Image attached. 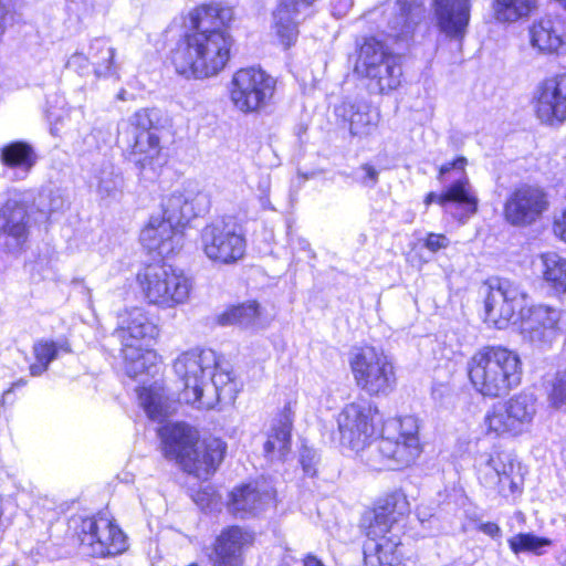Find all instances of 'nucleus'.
<instances>
[{"label": "nucleus", "instance_id": "1", "mask_svg": "<svg viewBox=\"0 0 566 566\" xmlns=\"http://www.w3.org/2000/svg\"><path fill=\"white\" fill-rule=\"evenodd\" d=\"M233 9L221 3L205 4L190 13L192 30L171 51V62L180 75L207 78L220 73L233 44L229 32Z\"/></svg>", "mask_w": 566, "mask_h": 566}, {"label": "nucleus", "instance_id": "35", "mask_svg": "<svg viewBox=\"0 0 566 566\" xmlns=\"http://www.w3.org/2000/svg\"><path fill=\"white\" fill-rule=\"evenodd\" d=\"M530 35L532 46L543 53L556 52L563 44L560 23L551 17L534 22Z\"/></svg>", "mask_w": 566, "mask_h": 566}, {"label": "nucleus", "instance_id": "50", "mask_svg": "<svg viewBox=\"0 0 566 566\" xmlns=\"http://www.w3.org/2000/svg\"><path fill=\"white\" fill-rule=\"evenodd\" d=\"M300 462L305 474L313 476L316 473L317 454L313 449L303 447L300 453Z\"/></svg>", "mask_w": 566, "mask_h": 566}, {"label": "nucleus", "instance_id": "52", "mask_svg": "<svg viewBox=\"0 0 566 566\" xmlns=\"http://www.w3.org/2000/svg\"><path fill=\"white\" fill-rule=\"evenodd\" d=\"M423 244L430 252L434 253L447 249L450 245V239L441 233H429Z\"/></svg>", "mask_w": 566, "mask_h": 566}, {"label": "nucleus", "instance_id": "59", "mask_svg": "<svg viewBox=\"0 0 566 566\" xmlns=\"http://www.w3.org/2000/svg\"><path fill=\"white\" fill-rule=\"evenodd\" d=\"M562 7L566 9V0H556Z\"/></svg>", "mask_w": 566, "mask_h": 566}, {"label": "nucleus", "instance_id": "49", "mask_svg": "<svg viewBox=\"0 0 566 566\" xmlns=\"http://www.w3.org/2000/svg\"><path fill=\"white\" fill-rule=\"evenodd\" d=\"M155 118L158 119L157 112L154 109H139L130 118V125L133 127V135L134 133L148 130V132H155L154 125H155Z\"/></svg>", "mask_w": 566, "mask_h": 566}, {"label": "nucleus", "instance_id": "55", "mask_svg": "<svg viewBox=\"0 0 566 566\" xmlns=\"http://www.w3.org/2000/svg\"><path fill=\"white\" fill-rule=\"evenodd\" d=\"M479 531L492 538H499L502 534L500 526L493 522L481 523L479 525Z\"/></svg>", "mask_w": 566, "mask_h": 566}, {"label": "nucleus", "instance_id": "24", "mask_svg": "<svg viewBox=\"0 0 566 566\" xmlns=\"http://www.w3.org/2000/svg\"><path fill=\"white\" fill-rule=\"evenodd\" d=\"M140 242L148 250L167 258L182 245V232L161 217L153 216L140 233Z\"/></svg>", "mask_w": 566, "mask_h": 566}, {"label": "nucleus", "instance_id": "14", "mask_svg": "<svg viewBox=\"0 0 566 566\" xmlns=\"http://www.w3.org/2000/svg\"><path fill=\"white\" fill-rule=\"evenodd\" d=\"M526 294L521 286L507 279H499L490 285L485 298V322L497 329L505 328L515 313L523 311Z\"/></svg>", "mask_w": 566, "mask_h": 566}, {"label": "nucleus", "instance_id": "2", "mask_svg": "<svg viewBox=\"0 0 566 566\" xmlns=\"http://www.w3.org/2000/svg\"><path fill=\"white\" fill-rule=\"evenodd\" d=\"M468 374L476 392L497 398L521 384L523 368L515 352L502 346H484L468 361Z\"/></svg>", "mask_w": 566, "mask_h": 566}, {"label": "nucleus", "instance_id": "47", "mask_svg": "<svg viewBox=\"0 0 566 566\" xmlns=\"http://www.w3.org/2000/svg\"><path fill=\"white\" fill-rule=\"evenodd\" d=\"M509 546L515 553L542 554V549L551 545V541L532 533H520L509 538Z\"/></svg>", "mask_w": 566, "mask_h": 566}, {"label": "nucleus", "instance_id": "53", "mask_svg": "<svg viewBox=\"0 0 566 566\" xmlns=\"http://www.w3.org/2000/svg\"><path fill=\"white\" fill-rule=\"evenodd\" d=\"M360 170L364 175L359 178V182L364 187L374 188L378 182L379 171L369 164L361 165Z\"/></svg>", "mask_w": 566, "mask_h": 566}, {"label": "nucleus", "instance_id": "30", "mask_svg": "<svg viewBox=\"0 0 566 566\" xmlns=\"http://www.w3.org/2000/svg\"><path fill=\"white\" fill-rule=\"evenodd\" d=\"M314 0H280L274 11V27L285 49L290 48L297 39L296 15L302 8H307Z\"/></svg>", "mask_w": 566, "mask_h": 566}, {"label": "nucleus", "instance_id": "29", "mask_svg": "<svg viewBox=\"0 0 566 566\" xmlns=\"http://www.w3.org/2000/svg\"><path fill=\"white\" fill-rule=\"evenodd\" d=\"M161 439L164 455L167 459L185 460L186 452L197 442V431L185 423H170L158 429Z\"/></svg>", "mask_w": 566, "mask_h": 566}, {"label": "nucleus", "instance_id": "27", "mask_svg": "<svg viewBox=\"0 0 566 566\" xmlns=\"http://www.w3.org/2000/svg\"><path fill=\"white\" fill-rule=\"evenodd\" d=\"M364 543V566H396L402 556L400 538L392 534L366 535Z\"/></svg>", "mask_w": 566, "mask_h": 566}, {"label": "nucleus", "instance_id": "19", "mask_svg": "<svg viewBox=\"0 0 566 566\" xmlns=\"http://www.w3.org/2000/svg\"><path fill=\"white\" fill-rule=\"evenodd\" d=\"M409 511V504L402 493L394 492L380 499L375 507L365 512L360 526L365 535H384L392 531L401 516Z\"/></svg>", "mask_w": 566, "mask_h": 566}, {"label": "nucleus", "instance_id": "43", "mask_svg": "<svg viewBox=\"0 0 566 566\" xmlns=\"http://www.w3.org/2000/svg\"><path fill=\"white\" fill-rule=\"evenodd\" d=\"M96 190L101 198H116L122 193L124 178L119 169L113 164L103 163L95 175Z\"/></svg>", "mask_w": 566, "mask_h": 566}, {"label": "nucleus", "instance_id": "31", "mask_svg": "<svg viewBox=\"0 0 566 566\" xmlns=\"http://www.w3.org/2000/svg\"><path fill=\"white\" fill-rule=\"evenodd\" d=\"M476 468L480 483L493 484L495 476L521 469V464L511 452L493 450L478 459Z\"/></svg>", "mask_w": 566, "mask_h": 566}, {"label": "nucleus", "instance_id": "48", "mask_svg": "<svg viewBox=\"0 0 566 566\" xmlns=\"http://www.w3.org/2000/svg\"><path fill=\"white\" fill-rule=\"evenodd\" d=\"M548 400L556 409L566 402V370L556 374L548 391Z\"/></svg>", "mask_w": 566, "mask_h": 566}, {"label": "nucleus", "instance_id": "8", "mask_svg": "<svg viewBox=\"0 0 566 566\" xmlns=\"http://www.w3.org/2000/svg\"><path fill=\"white\" fill-rule=\"evenodd\" d=\"M356 385L369 396L388 395L396 385L391 359L373 346L357 348L349 360Z\"/></svg>", "mask_w": 566, "mask_h": 566}, {"label": "nucleus", "instance_id": "18", "mask_svg": "<svg viewBox=\"0 0 566 566\" xmlns=\"http://www.w3.org/2000/svg\"><path fill=\"white\" fill-rule=\"evenodd\" d=\"M534 108L537 118L554 125L566 120V72L541 82L534 93Z\"/></svg>", "mask_w": 566, "mask_h": 566}, {"label": "nucleus", "instance_id": "22", "mask_svg": "<svg viewBox=\"0 0 566 566\" xmlns=\"http://www.w3.org/2000/svg\"><path fill=\"white\" fill-rule=\"evenodd\" d=\"M252 542L250 532L240 526H229L217 536L209 560L212 566H242L243 549Z\"/></svg>", "mask_w": 566, "mask_h": 566}, {"label": "nucleus", "instance_id": "17", "mask_svg": "<svg viewBox=\"0 0 566 566\" xmlns=\"http://www.w3.org/2000/svg\"><path fill=\"white\" fill-rule=\"evenodd\" d=\"M547 207V197L542 188L521 185L506 198L504 217L513 226H527L535 222Z\"/></svg>", "mask_w": 566, "mask_h": 566}, {"label": "nucleus", "instance_id": "34", "mask_svg": "<svg viewBox=\"0 0 566 566\" xmlns=\"http://www.w3.org/2000/svg\"><path fill=\"white\" fill-rule=\"evenodd\" d=\"M36 155L31 145L24 142H12L0 150L2 165L17 170V179H24L36 163Z\"/></svg>", "mask_w": 566, "mask_h": 566}, {"label": "nucleus", "instance_id": "26", "mask_svg": "<svg viewBox=\"0 0 566 566\" xmlns=\"http://www.w3.org/2000/svg\"><path fill=\"white\" fill-rule=\"evenodd\" d=\"M199 193L188 189H177L166 197L161 203V218L174 228L180 230L191 219L198 216L197 201Z\"/></svg>", "mask_w": 566, "mask_h": 566}, {"label": "nucleus", "instance_id": "15", "mask_svg": "<svg viewBox=\"0 0 566 566\" xmlns=\"http://www.w3.org/2000/svg\"><path fill=\"white\" fill-rule=\"evenodd\" d=\"M521 334L535 345L551 343L566 329V313L548 305H534L522 312Z\"/></svg>", "mask_w": 566, "mask_h": 566}, {"label": "nucleus", "instance_id": "44", "mask_svg": "<svg viewBox=\"0 0 566 566\" xmlns=\"http://www.w3.org/2000/svg\"><path fill=\"white\" fill-rule=\"evenodd\" d=\"M88 55L96 76H109L115 73V50L106 39H94L90 44Z\"/></svg>", "mask_w": 566, "mask_h": 566}, {"label": "nucleus", "instance_id": "54", "mask_svg": "<svg viewBox=\"0 0 566 566\" xmlns=\"http://www.w3.org/2000/svg\"><path fill=\"white\" fill-rule=\"evenodd\" d=\"M553 230L556 237L566 242V209L555 218Z\"/></svg>", "mask_w": 566, "mask_h": 566}, {"label": "nucleus", "instance_id": "41", "mask_svg": "<svg viewBox=\"0 0 566 566\" xmlns=\"http://www.w3.org/2000/svg\"><path fill=\"white\" fill-rule=\"evenodd\" d=\"M138 399L147 416L156 421H161L171 412V405L159 387H143L138 391Z\"/></svg>", "mask_w": 566, "mask_h": 566}, {"label": "nucleus", "instance_id": "33", "mask_svg": "<svg viewBox=\"0 0 566 566\" xmlns=\"http://www.w3.org/2000/svg\"><path fill=\"white\" fill-rule=\"evenodd\" d=\"M396 54L391 53L382 42L375 38H368L359 48L358 57L355 64V72L363 76L376 75V70L387 63L389 57H395Z\"/></svg>", "mask_w": 566, "mask_h": 566}, {"label": "nucleus", "instance_id": "20", "mask_svg": "<svg viewBox=\"0 0 566 566\" xmlns=\"http://www.w3.org/2000/svg\"><path fill=\"white\" fill-rule=\"evenodd\" d=\"M186 452L185 461L179 459L178 463L189 474L199 479H207L221 463L226 452V443L217 438L199 442L197 440Z\"/></svg>", "mask_w": 566, "mask_h": 566}, {"label": "nucleus", "instance_id": "5", "mask_svg": "<svg viewBox=\"0 0 566 566\" xmlns=\"http://www.w3.org/2000/svg\"><path fill=\"white\" fill-rule=\"evenodd\" d=\"M137 280L147 302L161 308L186 304L193 290V280L168 264H150L138 273Z\"/></svg>", "mask_w": 566, "mask_h": 566}, {"label": "nucleus", "instance_id": "11", "mask_svg": "<svg viewBox=\"0 0 566 566\" xmlns=\"http://www.w3.org/2000/svg\"><path fill=\"white\" fill-rule=\"evenodd\" d=\"M276 81L261 69L244 67L237 71L230 84V98L243 113L265 107L275 91Z\"/></svg>", "mask_w": 566, "mask_h": 566}, {"label": "nucleus", "instance_id": "21", "mask_svg": "<svg viewBox=\"0 0 566 566\" xmlns=\"http://www.w3.org/2000/svg\"><path fill=\"white\" fill-rule=\"evenodd\" d=\"M274 500V491L265 483H249L230 493L229 512L238 518L259 515Z\"/></svg>", "mask_w": 566, "mask_h": 566}, {"label": "nucleus", "instance_id": "23", "mask_svg": "<svg viewBox=\"0 0 566 566\" xmlns=\"http://www.w3.org/2000/svg\"><path fill=\"white\" fill-rule=\"evenodd\" d=\"M423 17L421 0H396L388 14V36L408 42Z\"/></svg>", "mask_w": 566, "mask_h": 566}, {"label": "nucleus", "instance_id": "58", "mask_svg": "<svg viewBox=\"0 0 566 566\" xmlns=\"http://www.w3.org/2000/svg\"><path fill=\"white\" fill-rule=\"evenodd\" d=\"M25 384H27V380H24V379H19L18 381H15V382H13V384L11 385L10 389H8V390L6 391V394H7V395H8V394H10V392H12L15 388H19V387H23V386H25Z\"/></svg>", "mask_w": 566, "mask_h": 566}, {"label": "nucleus", "instance_id": "9", "mask_svg": "<svg viewBox=\"0 0 566 566\" xmlns=\"http://www.w3.org/2000/svg\"><path fill=\"white\" fill-rule=\"evenodd\" d=\"M218 367V356L212 349H191L174 361V371L182 385L179 400L198 406L206 380Z\"/></svg>", "mask_w": 566, "mask_h": 566}, {"label": "nucleus", "instance_id": "12", "mask_svg": "<svg viewBox=\"0 0 566 566\" xmlns=\"http://www.w3.org/2000/svg\"><path fill=\"white\" fill-rule=\"evenodd\" d=\"M205 255L219 264H233L244 256L247 242L239 227L231 220H216L201 230Z\"/></svg>", "mask_w": 566, "mask_h": 566}, {"label": "nucleus", "instance_id": "28", "mask_svg": "<svg viewBox=\"0 0 566 566\" xmlns=\"http://www.w3.org/2000/svg\"><path fill=\"white\" fill-rule=\"evenodd\" d=\"M293 412L290 406L273 418L264 443L265 455L271 460H283L291 450Z\"/></svg>", "mask_w": 566, "mask_h": 566}, {"label": "nucleus", "instance_id": "25", "mask_svg": "<svg viewBox=\"0 0 566 566\" xmlns=\"http://www.w3.org/2000/svg\"><path fill=\"white\" fill-rule=\"evenodd\" d=\"M433 6L441 32L462 39L470 22V0H433Z\"/></svg>", "mask_w": 566, "mask_h": 566}, {"label": "nucleus", "instance_id": "32", "mask_svg": "<svg viewBox=\"0 0 566 566\" xmlns=\"http://www.w3.org/2000/svg\"><path fill=\"white\" fill-rule=\"evenodd\" d=\"M130 159L142 170L154 169L161 160L160 138L156 132L143 130L134 133Z\"/></svg>", "mask_w": 566, "mask_h": 566}, {"label": "nucleus", "instance_id": "3", "mask_svg": "<svg viewBox=\"0 0 566 566\" xmlns=\"http://www.w3.org/2000/svg\"><path fill=\"white\" fill-rule=\"evenodd\" d=\"M421 452L418 419L406 416L387 421L381 438L363 457L374 470H399L413 464Z\"/></svg>", "mask_w": 566, "mask_h": 566}, {"label": "nucleus", "instance_id": "37", "mask_svg": "<svg viewBox=\"0 0 566 566\" xmlns=\"http://www.w3.org/2000/svg\"><path fill=\"white\" fill-rule=\"evenodd\" d=\"M336 112L348 122L352 136L363 138L376 129L377 116L371 114L366 105L344 102Z\"/></svg>", "mask_w": 566, "mask_h": 566}, {"label": "nucleus", "instance_id": "10", "mask_svg": "<svg viewBox=\"0 0 566 566\" xmlns=\"http://www.w3.org/2000/svg\"><path fill=\"white\" fill-rule=\"evenodd\" d=\"M377 406L359 397L355 401L345 405L337 417L339 442L355 452H364L374 434V419L377 415Z\"/></svg>", "mask_w": 566, "mask_h": 566}, {"label": "nucleus", "instance_id": "36", "mask_svg": "<svg viewBox=\"0 0 566 566\" xmlns=\"http://www.w3.org/2000/svg\"><path fill=\"white\" fill-rule=\"evenodd\" d=\"M233 391L231 373L222 368L218 361V367L205 382L202 398L199 400L197 408H213L221 400L222 396L232 397Z\"/></svg>", "mask_w": 566, "mask_h": 566}, {"label": "nucleus", "instance_id": "4", "mask_svg": "<svg viewBox=\"0 0 566 566\" xmlns=\"http://www.w3.org/2000/svg\"><path fill=\"white\" fill-rule=\"evenodd\" d=\"M157 334V326L144 308L132 307L118 314L115 336L122 344L127 376L136 378L155 367L156 354L146 347Z\"/></svg>", "mask_w": 566, "mask_h": 566}, {"label": "nucleus", "instance_id": "45", "mask_svg": "<svg viewBox=\"0 0 566 566\" xmlns=\"http://www.w3.org/2000/svg\"><path fill=\"white\" fill-rule=\"evenodd\" d=\"M536 0H495L494 17L499 22H514L535 8Z\"/></svg>", "mask_w": 566, "mask_h": 566}, {"label": "nucleus", "instance_id": "46", "mask_svg": "<svg viewBox=\"0 0 566 566\" xmlns=\"http://www.w3.org/2000/svg\"><path fill=\"white\" fill-rule=\"evenodd\" d=\"M493 484H482L484 488L496 492L499 495L503 497H515L517 494L522 493L524 476L522 473V468L512 471L511 473L506 472L504 474H500L494 478Z\"/></svg>", "mask_w": 566, "mask_h": 566}, {"label": "nucleus", "instance_id": "7", "mask_svg": "<svg viewBox=\"0 0 566 566\" xmlns=\"http://www.w3.org/2000/svg\"><path fill=\"white\" fill-rule=\"evenodd\" d=\"M537 413V400L532 394L520 392L494 403L484 416L488 434L516 438L531 430Z\"/></svg>", "mask_w": 566, "mask_h": 566}, {"label": "nucleus", "instance_id": "16", "mask_svg": "<svg viewBox=\"0 0 566 566\" xmlns=\"http://www.w3.org/2000/svg\"><path fill=\"white\" fill-rule=\"evenodd\" d=\"M30 227L27 205L18 198H8L0 207V250L20 251L28 241Z\"/></svg>", "mask_w": 566, "mask_h": 566}, {"label": "nucleus", "instance_id": "6", "mask_svg": "<svg viewBox=\"0 0 566 566\" xmlns=\"http://www.w3.org/2000/svg\"><path fill=\"white\" fill-rule=\"evenodd\" d=\"M467 158L459 157L439 168L438 179L443 182L452 178L451 185L442 193L429 192L424 205H440L460 222H465L478 211V197L465 174Z\"/></svg>", "mask_w": 566, "mask_h": 566}, {"label": "nucleus", "instance_id": "40", "mask_svg": "<svg viewBox=\"0 0 566 566\" xmlns=\"http://www.w3.org/2000/svg\"><path fill=\"white\" fill-rule=\"evenodd\" d=\"M71 347L66 340L53 342L41 339L33 345L35 363L30 366L32 376H41L48 370L50 364L59 357L60 353H70Z\"/></svg>", "mask_w": 566, "mask_h": 566}, {"label": "nucleus", "instance_id": "42", "mask_svg": "<svg viewBox=\"0 0 566 566\" xmlns=\"http://www.w3.org/2000/svg\"><path fill=\"white\" fill-rule=\"evenodd\" d=\"M260 315V305L255 301H249L226 311L220 315L219 323L250 328L258 326Z\"/></svg>", "mask_w": 566, "mask_h": 566}, {"label": "nucleus", "instance_id": "39", "mask_svg": "<svg viewBox=\"0 0 566 566\" xmlns=\"http://www.w3.org/2000/svg\"><path fill=\"white\" fill-rule=\"evenodd\" d=\"M544 281L556 292L566 293V256L546 252L539 256Z\"/></svg>", "mask_w": 566, "mask_h": 566}, {"label": "nucleus", "instance_id": "56", "mask_svg": "<svg viewBox=\"0 0 566 566\" xmlns=\"http://www.w3.org/2000/svg\"><path fill=\"white\" fill-rule=\"evenodd\" d=\"M304 566H325L316 556L307 555L304 558Z\"/></svg>", "mask_w": 566, "mask_h": 566}, {"label": "nucleus", "instance_id": "13", "mask_svg": "<svg viewBox=\"0 0 566 566\" xmlns=\"http://www.w3.org/2000/svg\"><path fill=\"white\" fill-rule=\"evenodd\" d=\"M81 553L92 557L117 555L126 549L122 530L105 516L86 517L76 526Z\"/></svg>", "mask_w": 566, "mask_h": 566}, {"label": "nucleus", "instance_id": "57", "mask_svg": "<svg viewBox=\"0 0 566 566\" xmlns=\"http://www.w3.org/2000/svg\"><path fill=\"white\" fill-rule=\"evenodd\" d=\"M556 560L558 566H566V546L565 549L557 555Z\"/></svg>", "mask_w": 566, "mask_h": 566}, {"label": "nucleus", "instance_id": "51", "mask_svg": "<svg viewBox=\"0 0 566 566\" xmlns=\"http://www.w3.org/2000/svg\"><path fill=\"white\" fill-rule=\"evenodd\" d=\"M92 65L90 55H84L83 53H74L66 63V66L71 70H74L78 74H86Z\"/></svg>", "mask_w": 566, "mask_h": 566}, {"label": "nucleus", "instance_id": "38", "mask_svg": "<svg viewBox=\"0 0 566 566\" xmlns=\"http://www.w3.org/2000/svg\"><path fill=\"white\" fill-rule=\"evenodd\" d=\"M402 67L400 57H389L387 63L380 65L376 70V75L366 76L368 81V88L371 93L386 94L397 90L401 84Z\"/></svg>", "mask_w": 566, "mask_h": 566}]
</instances>
